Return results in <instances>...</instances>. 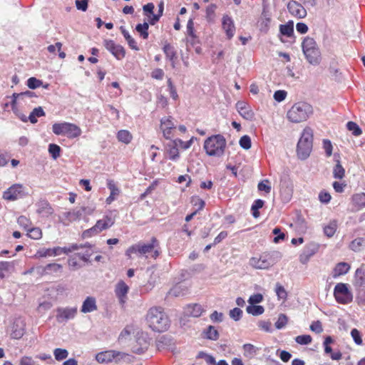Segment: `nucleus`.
Wrapping results in <instances>:
<instances>
[{"instance_id":"cd10ccee","label":"nucleus","mask_w":365,"mask_h":365,"mask_svg":"<svg viewBox=\"0 0 365 365\" xmlns=\"http://www.w3.org/2000/svg\"><path fill=\"white\" fill-rule=\"evenodd\" d=\"M96 299L93 297H87L83 301L81 312L83 313H90L97 310Z\"/></svg>"},{"instance_id":"e2e57ef3","label":"nucleus","mask_w":365,"mask_h":365,"mask_svg":"<svg viewBox=\"0 0 365 365\" xmlns=\"http://www.w3.org/2000/svg\"><path fill=\"white\" fill-rule=\"evenodd\" d=\"M43 84L41 80L36 78L35 77H31L27 80V86L31 89H36L40 87Z\"/></svg>"},{"instance_id":"58836bf2","label":"nucleus","mask_w":365,"mask_h":365,"mask_svg":"<svg viewBox=\"0 0 365 365\" xmlns=\"http://www.w3.org/2000/svg\"><path fill=\"white\" fill-rule=\"evenodd\" d=\"M244 356L247 358H252L257 354L258 349L251 344H245L242 346Z\"/></svg>"},{"instance_id":"dca6fc26","label":"nucleus","mask_w":365,"mask_h":365,"mask_svg":"<svg viewBox=\"0 0 365 365\" xmlns=\"http://www.w3.org/2000/svg\"><path fill=\"white\" fill-rule=\"evenodd\" d=\"M26 331V322L21 317L16 318L11 326L10 336L12 339H19L22 338Z\"/></svg>"},{"instance_id":"412c9836","label":"nucleus","mask_w":365,"mask_h":365,"mask_svg":"<svg viewBox=\"0 0 365 365\" xmlns=\"http://www.w3.org/2000/svg\"><path fill=\"white\" fill-rule=\"evenodd\" d=\"M236 108L243 118L248 120H252L254 119V112L247 103L245 101H238L236 103Z\"/></svg>"},{"instance_id":"69168bd1","label":"nucleus","mask_w":365,"mask_h":365,"mask_svg":"<svg viewBox=\"0 0 365 365\" xmlns=\"http://www.w3.org/2000/svg\"><path fill=\"white\" fill-rule=\"evenodd\" d=\"M322 143L327 157H330L332 155L333 150L331 142L328 139H324Z\"/></svg>"},{"instance_id":"a18cd8bd","label":"nucleus","mask_w":365,"mask_h":365,"mask_svg":"<svg viewBox=\"0 0 365 365\" xmlns=\"http://www.w3.org/2000/svg\"><path fill=\"white\" fill-rule=\"evenodd\" d=\"M365 240L362 237H358L354 239L350 243L349 247L354 252H359L364 246Z\"/></svg>"},{"instance_id":"423d86ee","label":"nucleus","mask_w":365,"mask_h":365,"mask_svg":"<svg viewBox=\"0 0 365 365\" xmlns=\"http://www.w3.org/2000/svg\"><path fill=\"white\" fill-rule=\"evenodd\" d=\"M313 144V130L311 128H305L302 133L297 146V153L299 158L307 159L312 151Z\"/></svg>"},{"instance_id":"338daca9","label":"nucleus","mask_w":365,"mask_h":365,"mask_svg":"<svg viewBox=\"0 0 365 365\" xmlns=\"http://www.w3.org/2000/svg\"><path fill=\"white\" fill-rule=\"evenodd\" d=\"M258 327L266 332L272 331V323L269 321L260 320L257 323Z\"/></svg>"},{"instance_id":"bf43d9fd","label":"nucleus","mask_w":365,"mask_h":365,"mask_svg":"<svg viewBox=\"0 0 365 365\" xmlns=\"http://www.w3.org/2000/svg\"><path fill=\"white\" fill-rule=\"evenodd\" d=\"M275 292L279 299H286L287 297V293L284 289V287L281 285L279 283H277Z\"/></svg>"},{"instance_id":"c756f323","label":"nucleus","mask_w":365,"mask_h":365,"mask_svg":"<svg viewBox=\"0 0 365 365\" xmlns=\"http://www.w3.org/2000/svg\"><path fill=\"white\" fill-rule=\"evenodd\" d=\"M350 269V264L346 262L337 263L333 269L332 277L336 278L341 275H344L349 272Z\"/></svg>"},{"instance_id":"a878e982","label":"nucleus","mask_w":365,"mask_h":365,"mask_svg":"<svg viewBox=\"0 0 365 365\" xmlns=\"http://www.w3.org/2000/svg\"><path fill=\"white\" fill-rule=\"evenodd\" d=\"M128 290V286L123 281H120L116 284L115 292L120 304H123L125 302Z\"/></svg>"},{"instance_id":"13d9d810","label":"nucleus","mask_w":365,"mask_h":365,"mask_svg":"<svg viewBox=\"0 0 365 365\" xmlns=\"http://www.w3.org/2000/svg\"><path fill=\"white\" fill-rule=\"evenodd\" d=\"M242 314V310L237 307L231 309L229 312L230 317L236 322L241 319Z\"/></svg>"},{"instance_id":"9d476101","label":"nucleus","mask_w":365,"mask_h":365,"mask_svg":"<svg viewBox=\"0 0 365 365\" xmlns=\"http://www.w3.org/2000/svg\"><path fill=\"white\" fill-rule=\"evenodd\" d=\"M334 297L340 304H349L353 301V294L349 289V285L346 283L340 282L335 285Z\"/></svg>"},{"instance_id":"5fc2aeb1","label":"nucleus","mask_w":365,"mask_h":365,"mask_svg":"<svg viewBox=\"0 0 365 365\" xmlns=\"http://www.w3.org/2000/svg\"><path fill=\"white\" fill-rule=\"evenodd\" d=\"M17 222L20 227H23L26 230H28L31 227V222L30 219L24 215H21L17 219Z\"/></svg>"},{"instance_id":"37998d69","label":"nucleus","mask_w":365,"mask_h":365,"mask_svg":"<svg viewBox=\"0 0 365 365\" xmlns=\"http://www.w3.org/2000/svg\"><path fill=\"white\" fill-rule=\"evenodd\" d=\"M205 336L207 339L210 340H217L219 338L218 331L215 327L210 325L204 331Z\"/></svg>"},{"instance_id":"680f3d73","label":"nucleus","mask_w":365,"mask_h":365,"mask_svg":"<svg viewBox=\"0 0 365 365\" xmlns=\"http://www.w3.org/2000/svg\"><path fill=\"white\" fill-rule=\"evenodd\" d=\"M239 143L240 145L245 150L250 149L252 146L251 138L249 135H247L240 138Z\"/></svg>"},{"instance_id":"de8ad7c7","label":"nucleus","mask_w":365,"mask_h":365,"mask_svg":"<svg viewBox=\"0 0 365 365\" xmlns=\"http://www.w3.org/2000/svg\"><path fill=\"white\" fill-rule=\"evenodd\" d=\"M148 28L149 25L148 23L144 22L143 24H138L136 27L135 30L140 34V36L143 39H147L148 38Z\"/></svg>"},{"instance_id":"4468645a","label":"nucleus","mask_w":365,"mask_h":365,"mask_svg":"<svg viewBox=\"0 0 365 365\" xmlns=\"http://www.w3.org/2000/svg\"><path fill=\"white\" fill-rule=\"evenodd\" d=\"M78 312L76 307H58L56 309V319L58 323H66L75 318Z\"/></svg>"},{"instance_id":"ddd939ff","label":"nucleus","mask_w":365,"mask_h":365,"mask_svg":"<svg viewBox=\"0 0 365 365\" xmlns=\"http://www.w3.org/2000/svg\"><path fill=\"white\" fill-rule=\"evenodd\" d=\"M160 128L165 138L171 139L173 138L175 131L177 129L174 118L172 116L162 118Z\"/></svg>"},{"instance_id":"1a4fd4ad","label":"nucleus","mask_w":365,"mask_h":365,"mask_svg":"<svg viewBox=\"0 0 365 365\" xmlns=\"http://www.w3.org/2000/svg\"><path fill=\"white\" fill-rule=\"evenodd\" d=\"M84 246L82 245H77V244H73L71 246L67 247H56L53 248H42L37 251L36 254L35 255L36 257H51V256H58L61 254H66L78 250L80 248L83 247Z\"/></svg>"},{"instance_id":"49530a36","label":"nucleus","mask_w":365,"mask_h":365,"mask_svg":"<svg viewBox=\"0 0 365 365\" xmlns=\"http://www.w3.org/2000/svg\"><path fill=\"white\" fill-rule=\"evenodd\" d=\"M246 311L248 314H252L253 316H259L264 313V309L261 305H250L247 307Z\"/></svg>"},{"instance_id":"09e8293b","label":"nucleus","mask_w":365,"mask_h":365,"mask_svg":"<svg viewBox=\"0 0 365 365\" xmlns=\"http://www.w3.org/2000/svg\"><path fill=\"white\" fill-rule=\"evenodd\" d=\"M264 205V201L262 200L258 199L255 200L253 202L251 210L254 217L257 218L259 216V209L262 208Z\"/></svg>"},{"instance_id":"f704fd0d","label":"nucleus","mask_w":365,"mask_h":365,"mask_svg":"<svg viewBox=\"0 0 365 365\" xmlns=\"http://www.w3.org/2000/svg\"><path fill=\"white\" fill-rule=\"evenodd\" d=\"M120 30L125 38L129 47L135 51H138L139 48L135 39L130 35L129 32L123 27L120 26Z\"/></svg>"},{"instance_id":"473e14b6","label":"nucleus","mask_w":365,"mask_h":365,"mask_svg":"<svg viewBox=\"0 0 365 365\" xmlns=\"http://www.w3.org/2000/svg\"><path fill=\"white\" fill-rule=\"evenodd\" d=\"M63 215L69 222L79 220L82 218L83 219L81 207H76L71 211L65 212Z\"/></svg>"},{"instance_id":"a19ab883","label":"nucleus","mask_w":365,"mask_h":365,"mask_svg":"<svg viewBox=\"0 0 365 365\" xmlns=\"http://www.w3.org/2000/svg\"><path fill=\"white\" fill-rule=\"evenodd\" d=\"M356 283L359 287L365 284V268L361 266L358 268L355 272Z\"/></svg>"},{"instance_id":"c85d7f7f","label":"nucleus","mask_w":365,"mask_h":365,"mask_svg":"<svg viewBox=\"0 0 365 365\" xmlns=\"http://www.w3.org/2000/svg\"><path fill=\"white\" fill-rule=\"evenodd\" d=\"M36 97V94L33 91H27L26 92L20 93H14L13 94V104L17 102H23L24 103H27L28 100H31V98Z\"/></svg>"},{"instance_id":"aec40b11","label":"nucleus","mask_w":365,"mask_h":365,"mask_svg":"<svg viewBox=\"0 0 365 365\" xmlns=\"http://www.w3.org/2000/svg\"><path fill=\"white\" fill-rule=\"evenodd\" d=\"M36 212L42 217H48L53 213V209L46 200H40L36 203Z\"/></svg>"},{"instance_id":"7ed1b4c3","label":"nucleus","mask_w":365,"mask_h":365,"mask_svg":"<svg viewBox=\"0 0 365 365\" xmlns=\"http://www.w3.org/2000/svg\"><path fill=\"white\" fill-rule=\"evenodd\" d=\"M314 109L312 105L307 102L295 103L287 111V118L293 123L306 121L312 115Z\"/></svg>"},{"instance_id":"f8f14e48","label":"nucleus","mask_w":365,"mask_h":365,"mask_svg":"<svg viewBox=\"0 0 365 365\" xmlns=\"http://www.w3.org/2000/svg\"><path fill=\"white\" fill-rule=\"evenodd\" d=\"M274 264L272 255L264 252L259 256L252 257L250 259V265L255 269H266Z\"/></svg>"},{"instance_id":"393cba45","label":"nucleus","mask_w":365,"mask_h":365,"mask_svg":"<svg viewBox=\"0 0 365 365\" xmlns=\"http://www.w3.org/2000/svg\"><path fill=\"white\" fill-rule=\"evenodd\" d=\"M205 311L200 304H190L184 307L183 313L186 317H199Z\"/></svg>"},{"instance_id":"39448f33","label":"nucleus","mask_w":365,"mask_h":365,"mask_svg":"<svg viewBox=\"0 0 365 365\" xmlns=\"http://www.w3.org/2000/svg\"><path fill=\"white\" fill-rule=\"evenodd\" d=\"M226 147V140L220 134L207 138L204 143V149L210 156L220 157L223 155Z\"/></svg>"},{"instance_id":"0e129e2a","label":"nucleus","mask_w":365,"mask_h":365,"mask_svg":"<svg viewBox=\"0 0 365 365\" xmlns=\"http://www.w3.org/2000/svg\"><path fill=\"white\" fill-rule=\"evenodd\" d=\"M258 190L259 191H264L266 193H269L271 191V185L268 180H264L259 182Z\"/></svg>"},{"instance_id":"8fccbe9b","label":"nucleus","mask_w":365,"mask_h":365,"mask_svg":"<svg viewBox=\"0 0 365 365\" xmlns=\"http://www.w3.org/2000/svg\"><path fill=\"white\" fill-rule=\"evenodd\" d=\"M53 355L57 361L66 359L68 356V352L65 349L56 348L53 350Z\"/></svg>"},{"instance_id":"f257e3e1","label":"nucleus","mask_w":365,"mask_h":365,"mask_svg":"<svg viewBox=\"0 0 365 365\" xmlns=\"http://www.w3.org/2000/svg\"><path fill=\"white\" fill-rule=\"evenodd\" d=\"M160 252V242L156 237H153L148 243L139 242L129 247L125 251V255L130 259L132 258L133 255H137L139 257H145L146 259L150 257L155 259Z\"/></svg>"},{"instance_id":"603ef678","label":"nucleus","mask_w":365,"mask_h":365,"mask_svg":"<svg viewBox=\"0 0 365 365\" xmlns=\"http://www.w3.org/2000/svg\"><path fill=\"white\" fill-rule=\"evenodd\" d=\"M346 128L349 131H351L354 136H359L362 133L361 129L354 122L349 121L346 124Z\"/></svg>"},{"instance_id":"c03bdc74","label":"nucleus","mask_w":365,"mask_h":365,"mask_svg":"<svg viewBox=\"0 0 365 365\" xmlns=\"http://www.w3.org/2000/svg\"><path fill=\"white\" fill-rule=\"evenodd\" d=\"M108 187L110 190V195L107 197L106 202L107 204H110L115 200V196L119 194L120 191L115 185L112 182H108Z\"/></svg>"},{"instance_id":"ea45409f","label":"nucleus","mask_w":365,"mask_h":365,"mask_svg":"<svg viewBox=\"0 0 365 365\" xmlns=\"http://www.w3.org/2000/svg\"><path fill=\"white\" fill-rule=\"evenodd\" d=\"M46 115L44 110L41 107L35 108L29 116V120L31 123H36L37 122V118L44 116Z\"/></svg>"},{"instance_id":"7c9ffc66","label":"nucleus","mask_w":365,"mask_h":365,"mask_svg":"<svg viewBox=\"0 0 365 365\" xmlns=\"http://www.w3.org/2000/svg\"><path fill=\"white\" fill-rule=\"evenodd\" d=\"M163 50L166 56V58L169 59V61L171 62L173 68H174L175 66V59L177 58L175 48L169 43H165Z\"/></svg>"},{"instance_id":"f03ea898","label":"nucleus","mask_w":365,"mask_h":365,"mask_svg":"<svg viewBox=\"0 0 365 365\" xmlns=\"http://www.w3.org/2000/svg\"><path fill=\"white\" fill-rule=\"evenodd\" d=\"M146 321L149 327L155 331L163 332L170 327L168 317L160 307L150 308L148 312Z\"/></svg>"},{"instance_id":"9b49d317","label":"nucleus","mask_w":365,"mask_h":365,"mask_svg":"<svg viewBox=\"0 0 365 365\" xmlns=\"http://www.w3.org/2000/svg\"><path fill=\"white\" fill-rule=\"evenodd\" d=\"M114 223L115 220L110 215H105L103 219L98 220L94 226L85 230L83 235L84 237H91L96 235L101 232L112 227Z\"/></svg>"},{"instance_id":"72a5a7b5","label":"nucleus","mask_w":365,"mask_h":365,"mask_svg":"<svg viewBox=\"0 0 365 365\" xmlns=\"http://www.w3.org/2000/svg\"><path fill=\"white\" fill-rule=\"evenodd\" d=\"M187 292V288L183 284H178L175 285L172 289H170L168 294L170 296L178 297L185 295Z\"/></svg>"},{"instance_id":"774afa93","label":"nucleus","mask_w":365,"mask_h":365,"mask_svg":"<svg viewBox=\"0 0 365 365\" xmlns=\"http://www.w3.org/2000/svg\"><path fill=\"white\" fill-rule=\"evenodd\" d=\"M262 301H263V296L262 294H259V293L251 295L248 299V302L251 305L259 304V303L262 302Z\"/></svg>"},{"instance_id":"6e6552de","label":"nucleus","mask_w":365,"mask_h":365,"mask_svg":"<svg viewBox=\"0 0 365 365\" xmlns=\"http://www.w3.org/2000/svg\"><path fill=\"white\" fill-rule=\"evenodd\" d=\"M96 359L99 363H110L120 361H130V356L125 352L115 350H108L96 354Z\"/></svg>"},{"instance_id":"4be33fe9","label":"nucleus","mask_w":365,"mask_h":365,"mask_svg":"<svg viewBox=\"0 0 365 365\" xmlns=\"http://www.w3.org/2000/svg\"><path fill=\"white\" fill-rule=\"evenodd\" d=\"M287 9L292 16L299 19L304 18L307 16V11L304 6L295 1L289 2Z\"/></svg>"},{"instance_id":"20e7f679","label":"nucleus","mask_w":365,"mask_h":365,"mask_svg":"<svg viewBox=\"0 0 365 365\" xmlns=\"http://www.w3.org/2000/svg\"><path fill=\"white\" fill-rule=\"evenodd\" d=\"M302 52L306 60L312 65L317 66L321 62V52L316 41L309 36H306L302 42Z\"/></svg>"},{"instance_id":"5701e85b","label":"nucleus","mask_w":365,"mask_h":365,"mask_svg":"<svg viewBox=\"0 0 365 365\" xmlns=\"http://www.w3.org/2000/svg\"><path fill=\"white\" fill-rule=\"evenodd\" d=\"M222 28L225 31L228 39H231L235 34V26L233 20L227 15L222 19Z\"/></svg>"},{"instance_id":"4d7b16f0","label":"nucleus","mask_w":365,"mask_h":365,"mask_svg":"<svg viewBox=\"0 0 365 365\" xmlns=\"http://www.w3.org/2000/svg\"><path fill=\"white\" fill-rule=\"evenodd\" d=\"M312 336L308 334L299 335L295 338V341L301 345L309 344L312 342Z\"/></svg>"},{"instance_id":"6ab92c4d","label":"nucleus","mask_w":365,"mask_h":365,"mask_svg":"<svg viewBox=\"0 0 365 365\" xmlns=\"http://www.w3.org/2000/svg\"><path fill=\"white\" fill-rule=\"evenodd\" d=\"M149 344L148 337L142 334L137 337L135 343L132 345V351L137 354H143L148 349Z\"/></svg>"},{"instance_id":"bb28decb","label":"nucleus","mask_w":365,"mask_h":365,"mask_svg":"<svg viewBox=\"0 0 365 365\" xmlns=\"http://www.w3.org/2000/svg\"><path fill=\"white\" fill-rule=\"evenodd\" d=\"M178 144L177 141L175 140H171L166 145L165 150L167 154L169 155V158L171 160L176 161L179 159L180 155L178 151Z\"/></svg>"},{"instance_id":"2eb2a0df","label":"nucleus","mask_w":365,"mask_h":365,"mask_svg":"<svg viewBox=\"0 0 365 365\" xmlns=\"http://www.w3.org/2000/svg\"><path fill=\"white\" fill-rule=\"evenodd\" d=\"M25 195V187L21 184H14L4 192L3 197L6 200L14 201Z\"/></svg>"},{"instance_id":"b1692460","label":"nucleus","mask_w":365,"mask_h":365,"mask_svg":"<svg viewBox=\"0 0 365 365\" xmlns=\"http://www.w3.org/2000/svg\"><path fill=\"white\" fill-rule=\"evenodd\" d=\"M334 343V339L331 336H327L325 337L324 341L323 342V346L324 349V353L327 354H329L331 359L332 360L339 361L341 359L342 354L339 351H332V349L330 346V344Z\"/></svg>"},{"instance_id":"0eeeda50","label":"nucleus","mask_w":365,"mask_h":365,"mask_svg":"<svg viewBox=\"0 0 365 365\" xmlns=\"http://www.w3.org/2000/svg\"><path fill=\"white\" fill-rule=\"evenodd\" d=\"M52 131L56 135H64L69 139L77 138L82 133L79 126L68 122L55 123L52 125Z\"/></svg>"},{"instance_id":"e433bc0d","label":"nucleus","mask_w":365,"mask_h":365,"mask_svg":"<svg viewBox=\"0 0 365 365\" xmlns=\"http://www.w3.org/2000/svg\"><path fill=\"white\" fill-rule=\"evenodd\" d=\"M336 165L333 169V177L336 179H342L345 175V170L339 160H335Z\"/></svg>"},{"instance_id":"f3484780","label":"nucleus","mask_w":365,"mask_h":365,"mask_svg":"<svg viewBox=\"0 0 365 365\" xmlns=\"http://www.w3.org/2000/svg\"><path fill=\"white\" fill-rule=\"evenodd\" d=\"M103 46L109 51L118 60H120L125 57V51L124 48L116 44L114 41L110 39H105L103 41Z\"/></svg>"},{"instance_id":"a211bd4d","label":"nucleus","mask_w":365,"mask_h":365,"mask_svg":"<svg viewBox=\"0 0 365 365\" xmlns=\"http://www.w3.org/2000/svg\"><path fill=\"white\" fill-rule=\"evenodd\" d=\"M351 212H358L365 207V192H358L350 198Z\"/></svg>"},{"instance_id":"3c124183","label":"nucleus","mask_w":365,"mask_h":365,"mask_svg":"<svg viewBox=\"0 0 365 365\" xmlns=\"http://www.w3.org/2000/svg\"><path fill=\"white\" fill-rule=\"evenodd\" d=\"M61 150V147L56 144L51 143L48 145V153L54 160L60 156Z\"/></svg>"},{"instance_id":"c9c22d12","label":"nucleus","mask_w":365,"mask_h":365,"mask_svg":"<svg viewBox=\"0 0 365 365\" xmlns=\"http://www.w3.org/2000/svg\"><path fill=\"white\" fill-rule=\"evenodd\" d=\"M280 33L287 37H291L294 34L293 21H289L286 24H282L279 26Z\"/></svg>"},{"instance_id":"864d4df0","label":"nucleus","mask_w":365,"mask_h":365,"mask_svg":"<svg viewBox=\"0 0 365 365\" xmlns=\"http://www.w3.org/2000/svg\"><path fill=\"white\" fill-rule=\"evenodd\" d=\"M28 235L34 240H39L42 237V231L39 227H30L28 230Z\"/></svg>"},{"instance_id":"052dcab7","label":"nucleus","mask_w":365,"mask_h":365,"mask_svg":"<svg viewBox=\"0 0 365 365\" xmlns=\"http://www.w3.org/2000/svg\"><path fill=\"white\" fill-rule=\"evenodd\" d=\"M287 322H288L287 317L284 314H281L279 315L278 319H277V322H275V327L277 329H281L286 326Z\"/></svg>"},{"instance_id":"4c0bfd02","label":"nucleus","mask_w":365,"mask_h":365,"mask_svg":"<svg viewBox=\"0 0 365 365\" xmlns=\"http://www.w3.org/2000/svg\"><path fill=\"white\" fill-rule=\"evenodd\" d=\"M117 138L120 142L128 144L132 140L133 136L128 130H121L118 132Z\"/></svg>"},{"instance_id":"79ce46f5","label":"nucleus","mask_w":365,"mask_h":365,"mask_svg":"<svg viewBox=\"0 0 365 365\" xmlns=\"http://www.w3.org/2000/svg\"><path fill=\"white\" fill-rule=\"evenodd\" d=\"M337 228V222L336 220H332L324 227V232L328 237H331L336 232Z\"/></svg>"},{"instance_id":"6e6d98bb","label":"nucleus","mask_w":365,"mask_h":365,"mask_svg":"<svg viewBox=\"0 0 365 365\" xmlns=\"http://www.w3.org/2000/svg\"><path fill=\"white\" fill-rule=\"evenodd\" d=\"M48 274H53L55 273L61 272L62 270V266L57 263H50L46 265Z\"/></svg>"},{"instance_id":"2f4dec72","label":"nucleus","mask_w":365,"mask_h":365,"mask_svg":"<svg viewBox=\"0 0 365 365\" xmlns=\"http://www.w3.org/2000/svg\"><path fill=\"white\" fill-rule=\"evenodd\" d=\"M14 262H0V278L3 279L6 274L14 271Z\"/></svg>"}]
</instances>
